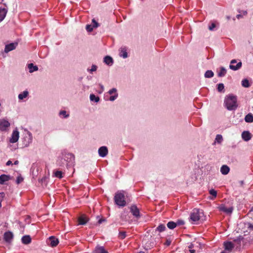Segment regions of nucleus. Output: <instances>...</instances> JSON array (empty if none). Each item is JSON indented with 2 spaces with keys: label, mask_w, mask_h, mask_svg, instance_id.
Wrapping results in <instances>:
<instances>
[{
  "label": "nucleus",
  "mask_w": 253,
  "mask_h": 253,
  "mask_svg": "<svg viewBox=\"0 0 253 253\" xmlns=\"http://www.w3.org/2000/svg\"><path fill=\"white\" fill-rule=\"evenodd\" d=\"M5 197V193L4 192L0 193V208L1 207V202Z\"/></svg>",
  "instance_id": "37"
},
{
  "label": "nucleus",
  "mask_w": 253,
  "mask_h": 253,
  "mask_svg": "<svg viewBox=\"0 0 253 253\" xmlns=\"http://www.w3.org/2000/svg\"><path fill=\"white\" fill-rule=\"evenodd\" d=\"M60 115L64 116V118L69 117V114L66 115V112L65 111H61L60 112Z\"/></svg>",
  "instance_id": "41"
},
{
  "label": "nucleus",
  "mask_w": 253,
  "mask_h": 253,
  "mask_svg": "<svg viewBox=\"0 0 253 253\" xmlns=\"http://www.w3.org/2000/svg\"><path fill=\"white\" fill-rule=\"evenodd\" d=\"M227 18L228 20H229L230 19V17L229 16H227Z\"/></svg>",
  "instance_id": "58"
},
{
  "label": "nucleus",
  "mask_w": 253,
  "mask_h": 253,
  "mask_svg": "<svg viewBox=\"0 0 253 253\" xmlns=\"http://www.w3.org/2000/svg\"><path fill=\"white\" fill-rule=\"evenodd\" d=\"M226 73V70L225 68L221 67L220 68V71L218 73V76L219 77H223Z\"/></svg>",
  "instance_id": "25"
},
{
  "label": "nucleus",
  "mask_w": 253,
  "mask_h": 253,
  "mask_svg": "<svg viewBox=\"0 0 253 253\" xmlns=\"http://www.w3.org/2000/svg\"><path fill=\"white\" fill-rule=\"evenodd\" d=\"M90 99L91 101H94L95 102H98L99 100V98L98 96H96L93 94H91L90 95Z\"/></svg>",
  "instance_id": "31"
},
{
  "label": "nucleus",
  "mask_w": 253,
  "mask_h": 253,
  "mask_svg": "<svg viewBox=\"0 0 253 253\" xmlns=\"http://www.w3.org/2000/svg\"><path fill=\"white\" fill-rule=\"evenodd\" d=\"M223 140V138H222V136L220 134H217L216 136V137H215V141L218 143H221V142H222Z\"/></svg>",
  "instance_id": "33"
},
{
  "label": "nucleus",
  "mask_w": 253,
  "mask_h": 253,
  "mask_svg": "<svg viewBox=\"0 0 253 253\" xmlns=\"http://www.w3.org/2000/svg\"><path fill=\"white\" fill-rule=\"evenodd\" d=\"M250 212H253V207L252 208L251 210L250 211Z\"/></svg>",
  "instance_id": "56"
},
{
  "label": "nucleus",
  "mask_w": 253,
  "mask_h": 253,
  "mask_svg": "<svg viewBox=\"0 0 253 253\" xmlns=\"http://www.w3.org/2000/svg\"><path fill=\"white\" fill-rule=\"evenodd\" d=\"M189 252H190V253H195V250H190Z\"/></svg>",
  "instance_id": "52"
},
{
  "label": "nucleus",
  "mask_w": 253,
  "mask_h": 253,
  "mask_svg": "<svg viewBox=\"0 0 253 253\" xmlns=\"http://www.w3.org/2000/svg\"><path fill=\"white\" fill-rule=\"evenodd\" d=\"M177 223L173 221H169L167 223L168 227L170 229H173L176 227Z\"/></svg>",
  "instance_id": "27"
},
{
  "label": "nucleus",
  "mask_w": 253,
  "mask_h": 253,
  "mask_svg": "<svg viewBox=\"0 0 253 253\" xmlns=\"http://www.w3.org/2000/svg\"><path fill=\"white\" fill-rule=\"evenodd\" d=\"M92 22L93 23V28H97L99 26L98 23L94 19H92Z\"/></svg>",
  "instance_id": "43"
},
{
  "label": "nucleus",
  "mask_w": 253,
  "mask_h": 253,
  "mask_svg": "<svg viewBox=\"0 0 253 253\" xmlns=\"http://www.w3.org/2000/svg\"><path fill=\"white\" fill-rule=\"evenodd\" d=\"M220 253H227L225 251H222V252H221Z\"/></svg>",
  "instance_id": "57"
},
{
  "label": "nucleus",
  "mask_w": 253,
  "mask_h": 253,
  "mask_svg": "<svg viewBox=\"0 0 253 253\" xmlns=\"http://www.w3.org/2000/svg\"><path fill=\"white\" fill-rule=\"evenodd\" d=\"M19 132L17 130L13 131L12 134L11 138L10 139V142L12 143L16 142L19 139Z\"/></svg>",
  "instance_id": "9"
},
{
  "label": "nucleus",
  "mask_w": 253,
  "mask_h": 253,
  "mask_svg": "<svg viewBox=\"0 0 253 253\" xmlns=\"http://www.w3.org/2000/svg\"><path fill=\"white\" fill-rule=\"evenodd\" d=\"M88 220V218L85 215H82L78 218L79 224L80 225L85 224Z\"/></svg>",
  "instance_id": "14"
},
{
  "label": "nucleus",
  "mask_w": 253,
  "mask_h": 253,
  "mask_svg": "<svg viewBox=\"0 0 253 253\" xmlns=\"http://www.w3.org/2000/svg\"><path fill=\"white\" fill-rule=\"evenodd\" d=\"M130 211L132 215L138 218L140 217V212L138 208L135 205H132L130 207Z\"/></svg>",
  "instance_id": "6"
},
{
  "label": "nucleus",
  "mask_w": 253,
  "mask_h": 253,
  "mask_svg": "<svg viewBox=\"0 0 253 253\" xmlns=\"http://www.w3.org/2000/svg\"><path fill=\"white\" fill-rule=\"evenodd\" d=\"M93 25L91 26V25H87L86 26V30L88 31V32H91L92 30H93Z\"/></svg>",
  "instance_id": "40"
},
{
  "label": "nucleus",
  "mask_w": 253,
  "mask_h": 253,
  "mask_svg": "<svg viewBox=\"0 0 253 253\" xmlns=\"http://www.w3.org/2000/svg\"><path fill=\"white\" fill-rule=\"evenodd\" d=\"M115 203L121 207H124L126 205L125 195L121 192H118L115 194L114 197Z\"/></svg>",
  "instance_id": "2"
},
{
  "label": "nucleus",
  "mask_w": 253,
  "mask_h": 253,
  "mask_svg": "<svg viewBox=\"0 0 253 253\" xmlns=\"http://www.w3.org/2000/svg\"><path fill=\"white\" fill-rule=\"evenodd\" d=\"M214 73L211 70H208L205 74V77L207 78H211L213 76Z\"/></svg>",
  "instance_id": "28"
},
{
  "label": "nucleus",
  "mask_w": 253,
  "mask_h": 253,
  "mask_svg": "<svg viewBox=\"0 0 253 253\" xmlns=\"http://www.w3.org/2000/svg\"><path fill=\"white\" fill-rule=\"evenodd\" d=\"M103 221H104V219H100L98 221V223H101Z\"/></svg>",
  "instance_id": "51"
},
{
  "label": "nucleus",
  "mask_w": 253,
  "mask_h": 253,
  "mask_svg": "<svg viewBox=\"0 0 253 253\" xmlns=\"http://www.w3.org/2000/svg\"><path fill=\"white\" fill-rule=\"evenodd\" d=\"M7 10L5 8H0V22L2 21L6 16Z\"/></svg>",
  "instance_id": "20"
},
{
  "label": "nucleus",
  "mask_w": 253,
  "mask_h": 253,
  "mask_svg": "<svg viewBox=\"0 0 253 253\" xmlns=\"http://www.w3.org/2000/svg\"><path fill=\"white\" fill-rule=\"evenodd\" d=\"M23 180V177H22L21 176H19L17 177L16 179V183L17 184H19L21 182H22Z\"/></svg>",
  "instance_id": "42"
},
{
  "label": "nucleus",
  "mask_w": 253,
  "mask_h": 253,
  "mask_svg": "<svg viewBox=\"0 0 253 253\" xmlns=\"http://www.w3.org/2000/svg\"><path fill=\"white\" fill-rule=\"evenodd\" d=\"M28 91L27 90L24 91L23 92L20 93L18 95V98L20 100H22L25 98H26L28 95Z\"/></svg>",
  "instance_id": "26"
},
{
  "label": "nucleus",
  "mask_w": 253,
  "mask_h": 253,
  "mask_svg": "<svg viewBox=\"0 0 253 253\" xmlns=\"http://www.w3.org/2000/svg\"><path fill=\"white\" fill-rule=\"evenodd\" d=\"M28 68L30 70L29 72L32 73L34 71L38 70V67L37 66H34L33 63H30L28 65Z\"/></svg>",
  "instance_id": "24"
},
{
  "label": "nucleus",
  "mask_w": 253,
  "mask_h": 253,
  "mask_svg": "<svg viewBox=\"0 0 253 253\" xmlns=\"http://www.w3.org/2000/svg\"><path fill=\"white\" fill-rule=\"evenodd\" d=\"M204 213L202 210L198 209H194L190 215V219L194 221H198L202 217Z\"/></svg>",
  "instance_id": "3"
},
{
  "label": "nucleus",
  "mask_w": 253,
  "mask_h": 253,
  "mask_svg": "<svg viewBox=\"0 0 253 253\" xmlns=\"http://www.w3.org/2000/svg\"><path fill=\"white\" fill-rule=\"evenodd\" d=\"M166 228L165 225L161 224L159 225L156 228V230L159 232H162L166 230Z\"/></svg>",
  "instance_id": "29"
},
{
  "label": "nucleus",
  "mask_w": 253,
  "mask_h": 253,
  "mask_svg": "<svg viewBox=\"0 0 253 253\" xmlns=\"http://www.w3.org/2000/svg\"><path fill=\"white\" fill-rule=\"evenodd\" d=\"M243 14L244 15H247V12L246 11H245L243 12Z\"/></svg>",
  "instance_id": "54"
},
{
  "label": "nucleus",
  "mask_w": 253,
  "mask_h": 253,
  "mask_svg": "<svg viewBox=\"0 0 253 253\" xmlns=\"http://www.w3.org/2000/svg\"><path fill=\"white\" fill-rule=\"evenodd\" d=\"M17 45V43H11L10 44H7L5 46L4 51L6 53H7V52L15 49Z\"/></svg>",
  "instance_id": "12"
},
{
  "label": "nucleus",
  "mask_w": 253,
  "mask_h": 253,
  "mask_svg": "<svg viewBox=\"0 0 253 253\" xmlns=\"http://www.w3.org/2000/svg\"><path fill=\"white\" fill-rule=\"evenodd\" d=\"M126 237V232L125 231L120 232L119 234V238L120 239H124Z\"/></svg>",
  "instance_id": "35"
},
{
  "label": "nucleus",
  "mask_w": 253,
  "mask_h": 253,
  "mask_svg": "<svg viewBox=\"0 0 253 253\" xmlns=\"http://www.w3.org/2000/svg\"><path fill=\"white\" fill-rule=\"evenodd\" d=\"M94 253H108V252L105 250L103 247L98 246L96 247Z\"/></svg>",
  "instance_id": "21"
},
{
  "label": "nucleus",
  "mask_w": 253,
  "mask_h": 253,
  "mask_svg": "<svg viewBox=\"0 0 253 253\" xmlns=\"http://www.w3.org/2000/svg\"><path fill=\"white\" fill-rule=\"evenodd\" d=\"M215 27V24L212 23L211 26H209V29L210 30L212 31Z\"/></svg>",
  "instance_id": "46"
},
{
  "label": "nucleus",
  "mask_w": 253,
  "mask_h": 253,
  "mask_svg": "<svg viewBox=\"0 0 253 253\" xmlns=\"http://www.w3.org/2000/svg\"><path fill=\"white\" fill-rule=\"evenodd\" d=\"M117 96H118V94L116 93V94L115 95L111 96L110 97V99H110V101H114V100H115L117 98Z\"/></svg>",
  "instance_id": "45"
},
{
  "label": "nucleus",
  "mask_w": 253,
  "mask_h": 253,
  "mask_svg": "<svg viewBox=\"0 0 253 253\" xmlns=\"http://www.w3.org/2000/svg\"><path fill=\"white\" fill-rule=\"evenodd\" d=\"M191 248H192L191 246L189 247V248H190V249H191Z\"/></svg>",
  "instance_id": "59"
},
{
  "label": "nucleus",
  "mask_w": 253,
  "mask_h": 253,
  "mask_svg": "<svg viewBox=\"0 0 253 253\" xmlns=\"http://www.w3.org/2000/svg\"><path fill=\"white\" fill-rule=\"evenodd\" d=\"M245 225L248 227V228L250 230H253V224L251 223L250 222H247L245 223Z\"/></svg>",
  "instance_id": "38"
},
{
  "label": "nucleus",
  "mask_w": 253,
  "mask_h": 253,
  "mask_svg": "<svg viewBox=\"0 0 253 253\" xmlns=\"http://www.w3.org/2000/svg\"><path fill=\"white\" fill-rule=\"evenodd\" d=\"M240 17H241V15L240 14H238L237 15V18H239Z\"/></svg>",
  "instance_id": "55"
},
{
  "label": "nucleus",
  "mask_w": 253,
  "mask_h": 253,
  "mask_svg": "<svg viewBox=\"0 0 253 253\" xmlns=\"http://www.w3.org/2000/svg\"><path fill=\"white\" fill-rule=\"evenodd\" d=\"M219 211L225 212L227 214H231L233 210L232 207L227 208L225 205H221L218 207Z\"/></svg>",
  "instance_id": "8"
},
{
  "label": "nucleus",
  "mask_w": 253,
  "mask_h": 253,
  "mask_svg": "<svg viewBox=\"0 0 253 253\" xmlns=\"http://www.w3.org/2000/svg\"><path fill=\"white\" fill-rule=\"evenodd\" d=\"M210 192V194L212 196H213L214 197V198H215L216 197V195H217V192L215 190H214V189H211L209 191Z\"/></svg>",
  "instance_id": "39"
},
{
  "label": "nucleus",
  "mask_w": 253,
  "mask_h": 253,
  "mask_svg": "<svg viewBox=\"0 0 253 253\" xmlns=\"http://www.w3.org/2000/svg\"><path fill=\"white\" fill-rule=\"evenodd\" d=\"M75 157L74 155L71 153H65L62 155V158L61 160L59 161L58 164L60 166H62L64 164V162H67V165L70 163H72V162L74 160Z\"/></svg>",
  "instance_id": "4"
},
{
  "label": "nucleus",
  "mask_w": 253,
  "mask_h": 253,
  "mask_svg": "<svg viewBox=\"0 0 253 253\" xmlns=\"http://www.w3.org/2000/svg\"><path fill=\"white\" fill-rule=\"evenodd\" d=\"M11 164H12V162H11V161H10V160L6 162V166H9V165H11Z\"/></svg>",
  "instance_id": "49"
},
{
  "label": "nucleus",
  "mask_w": 253,
  "mask_h": 253,
  "mask_svg": "<svg viewBox=\"0 0 253 253\" xmlns=\"http://www.w3.org/2000/svg\"><path fill=\"white\" fill-rule=\"evenodd\" d=\"M224 88V84L222 83L219 84L217 85V90L219 92H221L223 90Z\"/></svg>",
  "instance_id": "36"
},
{
  "label": "nucleus",
  "mask_w": 253,
  "mask_h": 253,
  "mask_svg": "<svg viewBox=\"0 0 253 253\" xmlns=\"http://www.w3.org/2000/svg\"><path fill=\"white\" fill-rule=\"evenodd\" d=\"M230 170V168L227 165H223L220 168V172L222 174H227Z\"/></svg>",
  "instance_id": "18"
},
{
  "label": "nucleus",
  "mask_w": 253,
  "mask_h": 253,
  "mask_svg": "<svg viewBox=\"0 0 253 253\" xmlns=\"http://www.w3.org/2000/svg\"><path fill=\"white\" fill-rule=\"evenodd\" d=\"M97 69V67L96 66L94 65H93L92 66H91V68L90 69V71L91 72H93V71H96Z\"/></svg>",
  "instance_id": "48"
},
{
  "label": "nucleus",
  "mask_w": 253,
  "mask_h": 253,
  "mask_svg": "<svg viewBox=\"0 0 253 253\" xmlns=\"http://www.w3.org/2000/svg\"><path fill=\"white\" fill-rule=\"evenodd\" d=\"M237 61L235 59H233L230 62V65L229 66L230 69H231L232 70L236 71L239 69L241 67L242 63L241 62H238L236 66H234L233 65L234 63H236Z\"/></svg>",
  "instance_id": "7"
},
{
  "label": "nucleus",
  "mask_w": 253,
  "mask_h": 253,
  "mask_svg": "<svg viewBox=\"0 0 253 253\" xmlns=\"http://www.w3.org/2000/svg\"><path fill=\"white\" fill-rule=\"evenodd\" d=\"M10 123L5 120L0 121V130H5L7 127H9Z\"/></svg>",
  "instance_id": "15"
},
{
  "label": "nucleus",
  "mask_w": 253,
  "mask_h": 253,
  "mask_svg": "<svg viewBox=\"0 0 253 253\" xmlns=\"http://www.w3.org/2000/svg\"><path fill=\"white\" fill-rule=\"evenodd\" d=\"M224 104L227 110H235L238 107L237 96L232 94L226 96Z\"/></svg>",
  "instance_id": "1"
},
{
  "label": "nucleus",
  "mask_w": 253,
  "mask_h": 253,
  "mask_svg": "<svg viewBox=\"0 0 253 253\" xmlns=\"http://www.w3.org/2000/svg\"><path fill=\"white\" fill-rule=\"evenodd\" d=\"M120 55L124 58H126L127 57V53L125 48H122Z\"/></svg>",
  "instance_id": "30"
},
{
  "label": "nucleus",
  "mask_w": 253,
  "mask_h": 253,
  "mask_svg": "<svg viewBox=\"0 0 253 253\" xmlns=\"http://www.w3.org/2000/svg\"><path fill=\"white\" fill-rule=\"evenodd\" d=\"M10 179V176L5 174H2L0 176V184H3L6 181Z\"/></svg>",
  "instance_id": "19"
},
{
  "label": "nucleus",
  "mask_w": 253,
  "mask_h": 253,
  "mask_svg": "<svg viewBox=\"0 0 253 253\" xmlns=\"http://www.w3.org/2000/svg\"><path fill=\"white\" fill-rule=\"evenodd\" d=\"M19 164V161L16 160L14 162V165H18Z\"/></svg>",
  "instance_id": "53"
},
{
  "label": "nucleus",
  "mask_w": 253,
  "mask_h": 253,
  "mask_svg": "<svg viewBox=\"0 0 253 253\" xmlns=\"http://www.w3.org/2000/svg\"><path fill=\"white\" fill-rule=\"evenodd\" d=\"M104 62L108 65H111L112 64L113 60L110 56H106L104 58Z\"/></svg>",
  "instance_id": "23"
},
{
  "label": "nucleus",
  "mask_w": 253,
  "mask_h": 253,
  "mask_svg": "<svg viewBox=\"0 0 253 253\" xmlns=\"http://www.w3.org/2000/svg\"><path fill=\"white\" fill-rule=\"evenodd\" d=\"M251 137L252 135L249 131H244L242 133V138L246 141L250 140Z\"/></svg>",
  "instance_id": "13"
},
{
  "label": "nucleus",
  "mask_w": 253,
  "mask_h": 253,
  "mask_svg": "<svg viewBox=\"0 0 253 253\" xmlns=\"http://www.w3.org/2000/svg\"><path fill=\"white\" fill-rule=\"evenodd\" d=\"M116 92H117V89L115 88H113L109 91V93L110 94H112L113 93L116 94V93H117Z\"/></svg>",
  "instance_id": "44"
},
{
  "label": "nucleus",
  "mask_w": 253,
  "mask_h": 253,
  "mask_svg": "<svg viewBox=\"0 0 253 253\" xmlns=\"http://www.w3.org/2000/svg\"><path fill=\"white\" fill-rule=\"evenodd\" d=\"M54 175L55 177L61 178L63 177L62 172L61 171L57 170L54 172Z\"/></svg>",
  "instance_id": "34"
},
{
  "label": "nucleus",
  "mask_w": 253,
  "mask_h": 253,
  "mask_svg": "<svg viewBox=\"0 0 253 253\" xmlns=\"http://www.w3.org/2000/svg\"><path fill=\"white\" fill-rule=\"evenodd\" d=\"M176 223H177V225H183L184 224V222L181 220H178Z\"/></svg>",
  "instance_id": "47"
},
{
  "label": "nucleus",
  "mask_w": 253,
  "mask_h": 253,
  "mask_svg": "<svg viewBox=\"0 0 253 253\" xmlns=\"http://www.w3.org/2000/svg\"><path fill=\"white\" fill-rule=\"evenodd\" d=\"M245 121L247 123L253 122V115L252 113H249L245 117Z\"/></svg>",
  "instance_id": "22"
},
{
  "label": "nucleus",
  "mask_w": 253,
  "mask_h": 253,
  "mask_svg": "<svg viewBox=\"0 0 253 253\" xmlns=\"http://www.w3.org/2000/svg\"><path fill=\"white\" fill-rule=\"evenodd\" d=\"M170 243H171V242L170 241L167 240V241L166 242V245H167V246H169Z\"/></svg>",
  "instance_id": "50"
},
{
  "label": "nucleus",
  "mask_w": 253,
  "mask_h": 253,
  "mask_svg": "<svg viewBox=\"0 0 253 253\" xmlns=\"http://www.w3.org/2000/svg\"><path fill=\"white\" fill-rule=\"evenodd\" d=\"M21 240L22 243L25 245L29 244L31 243L32 241L31 238L29 235L24 236L22 238Z\"/></svg>",
  "instance_id": "17"
},
{
  "label": "nucleus",
  "mask_w": 253,
  "mask_h": 253,
  "mask_svg": "<svg viewBox=\"0 0 253 253\" xmlns=\"http://www.w3.org/2000/svg\"><path fill=\"white\" fill-rule=\"evenodd\" d=\"M98 153L102 157H105L108 154V149L106 146H102L98 149Z\"/></svg>",
  "instance_id": "11"
},
{
  "label": "nucleus",
  "mask_w": 253,
  "mask_h": 253,
  "mask_svg": "<svg viewBox=\"0 0 253 253\" xmlns=\"http://www.w3.org/2000/svg\"><path fill=\"white\" fill-rule=\"evenodd\" d=\"M225 250L231 251L234 248V244L231 242H226L224 243Z\"/></svg>",
  "instance_id": "16"
},
{
  "label": "nucleus",
  "mask_w": 253,
  "mask_h": 253,
  "mask_svg": "<svg viewBox=\"0 0 253 253\" xmlns=\"http://www.w3.org/2000/svg\"><path fill=\"white\" fill-rule=\"evenodd\" d=\"M242 85L244 87H248L250 86L249 81L247 79H244L242 81Z\"/></svg>",
  "instance_id": "32"
},
{
  "label": "nucleus",
  "mask_w": 253,
  "mask_h": 253,
  "mask_svg": "<svg viewBox=\"0 0 253 253\" xmlns=\"http://www.w3.org/2000/svg\"><path fill=\"white\" fill-rule=\"evenodd\" d=\"M13 238V234L11 232L8 231L4 233L3 239L6 242L10 243L12 242Z\"/></svg>",
  "instance_id": "5"
},
{
  "label": "nucleus",
  "mask_w": 253,
  "mask_h": 253,
  "mask_svg": "<svg viewBox=\"0 0 253 253\" xmlns=\"http://www.w3.org/2000/svg\"><path fill=\"white\" fill-rule=\"evenodd\" d=\"M48 240L50 242L49 245L52 247H55L57 246L59 243V240L54 236H50Z\"/></svg>",
  "instance_id": "10"
}]
</instances>
